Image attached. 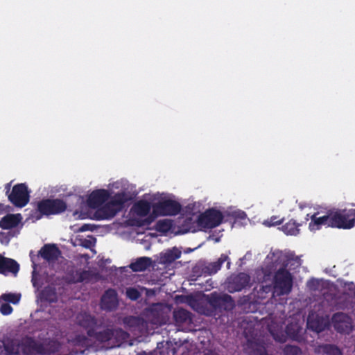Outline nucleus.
<instances>
[{
  "instance_id": "1",
  "label": "nucleus",
  "mask_w": 355,
  "mask_h": 355,
  "mask_svg": "<svg viewBox=\"0 0 355 355\" xmlns=\"http://www.w3.org/2000/svg\"><path fill=\"white\" fill-rule=\"evenodd\" d=\"M273 255L277 256L276 261H281L282 266L275 272L272 278V285H265L262 286L264 292H269L273 290V294L277 296L288 295L293 288V276L287 270L289 259L287 255L282 252L274 253Z\"/></svg>"
},
{
  "instance_id": "2",
  "label": "nucleus",
  "mask_w": 355,
  "mask_h": 355,
  "mask_svg": "<svg viewBox=\"0 0 355 355\" xmlns=\"http://www.w3.org/2000/svg\"><path fill=\"white\" fill-rule=\"evenodd\" d=\"M132 197L125 191L115 193L109 202L102 205L94 213V218L98 220H109L121 211L125 203L132 200Z\"/></svg>"
},
{
  "instance_id": "3",
  "label": "nucleus",
  "mask_w": 355,
  "mask_h": 355,
  "mask_svg": "<svg viewBox=\"0 0 355 355\" xmlns=\"http://www.w3.org/2000/svg\"><path fill=\"white\" fill-rule=\"evenodd\" d=\"M67 209V205L62 199H42L37 203L36 210L40 216H36V218L40 219L42 216L58 215L64 212Z\"/></svg>"
},
{
  "instance_id": "4",
  "label": "nucleus",
  "mask_w": 355,
  "mask_h": 355,
  "mask_svg": "<svg viewBox=\"0 0 355 355\" xmlns=\"http://www.w3.org/2000/svg\"><path fill=\"white\" fill-rule=\"evenodd\" d=\"M205 298L207 303L216 312L229 311L232 310L235 306L232 297L227 293L213 292L206 295Z\"/></svg>"
},
{
  "instance_id": "5",
  "label": "nucleus",
  "mask_w": 355,
  "mask_h": 355,
  "mask_svg": "<svg viewBox=\"0 0 355 355\" xmlns=\"http://www.w3.org/2000/svg\"><path fill=\"white\" fill-rule=\"evenodd\" d=\"M224 214L215 208H209L200 214L197 224L200 229H213L219 226L223 221Z\"/></svg>"
},
{
  "instance_id": "6",
  "label": "nucleus",
  "mask_w": 355,
  "mask_h": 355,
  "mask_svg": "<svg viewBox=\"0 0 355 355\" xmlns=\"http://www.w3.org/2000/svg\"><path fill=\"white\" fill-rule=\"evenodd\" d=\"M331 227L349 230L354 227V220L351 216L350 209H337L330 211Z\"/></svg>"
},
{
  "instance_id": "7",
  "label": "nucleus",
  "mask_w": 355,
  "mask_h": 355,
  "mask_svg": "<svg viewBox=\"0 0 355 355\" xmlns=\"http://www.w3.org/2000/svg\"><path fill=\"white\" fill-rule=\"evenodd\" d=\"M9 201L17 207H25L30 200V194L27 186L24 183L15 184L8 195Z\"/></svg>"
},
{
  "instance_id": "8",
  "label": "nucleus",
  "mask_w": 355,
  "mask_h": 355,
  "mask_svg": "<svg viewBox=\"0 0 355 355\" xmlns=\"http://www.w3.org/2000/svg\"><path fill=\"white\" fill-rule=\"evenodd\" d=\"M182 209V206L178 201L171 199L159 200L153 207V212L157 216H175Z\"/></svg>"
},
{
  "instance_id": "9",
  "label": "nucleus",
  "mask_w": 355,
  "mask_h": 355,
  "mask_svg": "<svg viewBox=\"0 0 355 355\" xmlns=\"http://www.w3.org/2000/svg\"><path fill=\"white\" fill-rule=\"evenodd\" d=\"M250 281V275L245 272L232 275L228 278L227 289L230 293L241 291L249 285Z\"/></svg>"
},
{
  "instance_id": "10",
  "label": "nucleus",
  "mask_w": 355,
  "mask_h": 355,
  "mask_svg": "<svg viewBox=\"0 0 355 355\" xmlns=\"http://www.w3.org/2000/svg\"><path fill=\"white\" fill-rule=\"evenodd\" d=\"M119 305L118 295L113 288H109L105 291L101 298L100 306L101 309L106 311L115 310Z\"/></svg>"
},
{
  "instance_id": "11",
  "label": "nucleus",
  "mask_w": 355,
  "mask_h": 355,
  "mask_svg": "<svg viewBox=\"0 0 355 355\" xmlns=\"http://www.w3.org/2000/svg\"><path fill=\"white\" fill-rule=\"evenodd\" d=\"M110 198L109 191L104 189L94 190L89 196L88 205L92 208H97L103 205Z\"/></svg>"
},
{
  "instance_id": "12",
  "label": "nucleus",
  "mask_w": 355,
  "mask_h": 355,
  "mask_svg": "<svg viewBox=\"0 0 355 355\" xmlns=\"http://www.w3.org/2000/svg\"><path fill=\"white\" fill-rule=\"evenodd\" d=\"M39 254L48 262H54L58 259L61 251L55 244H45L40 250Z\"/></svg>"
},
{
  "instance_id": "13",
  "label": "nucleus",
  "mask_w": 355,
  "mask_h": 355,
  "mask_svg": "<svg viewBox=\"0 0 355 355\" xmlns=\"http://www.w3.org/2000/svg\"><path fill=\"white\" fill-rule=\"evenodd\" d=\"M19 270V264L15 260L0 254V274L6 275L10 272L15 275Z\"/></svg>"
},
{
  "instance_id": "14",
  "label": "nucleus",
  "mask_w": 355,
  "mask_h": 355,
  "mask_svg": "<svg viewBox=\"0 0 355 355\" xmlns=\"http://www.w3.org/2000/svg\"><path fill=\"white\" fill-rule=\"evenodd\" d=\"M331 215L330 211L326 215L318 217L317 214H314L311 216V222L309 224V228L311 231H316L320 230L322 226L331 227Z\"/></svg>"
},
{
  "instance_id": "15",
  "label": "nucleus",
  "mask_w": 355,
  "mask_h": 355,
  "mask_svg": "<svg viewBox=\"0 0 355 355\" xmlns=\"http://www.w3.org/2000/svg\"><path fill=\"white\" fill-rule=\"evenodd\" d=\"M53 351L54 350H50L48 349L47 345L32 339L27 341L24 347V352L25 354H26L28 352H30L41 355H46Z\"/></svg>"
},
{
  "instance_id": "16",
  "label": "nucleus",
  "mask_w": 355,
  "mask_h": 355,
  "mask_svg": "<svg viewBox=\"0 0 355 355\" xmlns=\"http://www.w3.org/2000/svg\"><path fill=\"white\" fill-rule=\"evenodd\" d=\"M22 217L20 214H7L0 220V227L3 230H10L19 225Z\"/></svg>"
},
{
  "instance_id": "17",
  "label": "nucleus",
  "mask_w": 355,
  "mask_h": 355,
  "mask_svg": "<svg viewBox=\"0 0 355 355\" xmlns=\"http://www.w3.org/2000/svg\"><path fill=\"white\" fill-rule=\"evenodd\" d=\"M245 350L248 355H268L262 343L252 340H248Z\"/></svg>"
},
{
  "instance_id": "18",
  "label": "nucleus",
  "mask_w": 355,
  "mask_h": 355,
  "mask_svg": "<svg viewBox=\"0 0 355 355\" xmlns=\"http://www.w3.org/2000/svg\"><path fill=\"white\" fill-rule=\"evenodd\" d=\"M78 318L79 325L87 329V334L89 336H93L92 331L97 324L95 317L85 313L83 314H80Z\"/></svg>"
},
{
  "instance_id": "19",
  "label": "nucleus",
  "mask_w": 355,
  "mask_h": 355,
  "mask_svg": "<svg viewBox=\"0 0 355 355\" xmlns=\"http://www.w3.org/2000/svg\"><path fill=\"white\" fill-rule=\"evenodd\" d=\"M182 254L181 250L177 247L168 249L160 254V263L163 264H171L178 259Z\"/></svg>"
},
{
  "instance_id": "20",
  "label": "nucleus",
  "mask_w": 355,
  "mask_h": 355,
  "mask_svg": "<svg viewBox=\"0 0 355 355\" xmlns=\"http://www.w3.org/2000/svg\"><path fill=\"white\" fill-rule=\"evenodd\" d=\"M315 353L326 355H343L341 349L333 344H322L315 348Z\"/></svg>"
},
{
  "instance_id": "21",
  "label": "nucleus",
  "mask_w": 355,
  "mask_h": 355,
  "mask_svg": "<svg viewBox=\"0 0 355 355\" xmlns=\"http://www.w3.org/2000/svg\"><path fill=\"white\" fill-rule=\"evenodd\" d=\"M227 255L222 254L216 261L209 263L203 269L204 272L209 275L216 274L218 270H220L222 265L225 261L227 260Z\"/></svg>"
},
{
  "instance_id": "22",
  "label": "nucleus",
  "mask_w": 355,
  "mask_h": 355,
  "mask_svg": "<svg viewBox=\"0 0 355 355\" xmlns=\"http://www.w3.org/2000/svg\"><path fill=\"white\" fill-rule=\"evenodd\" d=\"M152 259L150 257H142L130 264V268L134 272H141L150 266Z\"/></svg>"
},
{
  "instance_id": "23",
  "label": "nucleus",
  "mask_w": 355,
  "mask_h": 355,
  "mask_svg": "<svg viewBox=\"0 0 355 355\" xmlns=\"http://www.w3.org/2000/svg\"><path fill=\"white\" fill-rule=\"evenodd\" d=\"M150 203L144 200H139L132 207L134 212L141 217L147 216L150 211Z\"/></svg>"
},
{
  "instance_id": "24",
  "label": "nucleus",
  "mask_w": 355,
  "mask_h": 355,
  "mask_svg": "<svg viewBox=\"0 0 355 355\" xmlns=\"http://www.w3.org/2000/svg\"><path fill=\"white\" fill-rule=\"evenodd\" d=\"M41 299L42 301L49 303L58 302V295L55 288L52 286H46L41 292Z\"/></svg>"
},
{
  "instance_id": "25",
  "label": "nucleus",
  "mask_w": 355,
  "mask_h": 355,
  "mask_svg": "<svg viewBox=\"0 0 355 355\" xmlns=\"http://www.w3.org/2000/svg\"><path fill=\"white\" fill-rule=\"evenodd\" d=\"M302 223H297L296 220L291 219L282 227V231L287 235H297L300 232L299 227Z\"/></svg>"
},
{
  "instance_id": "26",
  "label": "nucleus",
  "mask_w": 355,
  "mask_h": 355,
  "mask_svg": "<svg viewBox=\"0 0 355 355\" xmlns=\"http://www.w3.org/2000/svg\"><path fill=\"white\" fill-rule=\"evenodd\" d=\"M94 337L96 340L101 343H105L113 339V329H105L103 331H97Z\"/></svg>"
},
{
  "instance_id": "27",
  "label": "nucleus",
  "mask_w": 355,
  "mask_h": 355,
  "mask_svg": "<svg viewBox=\"0 0 355 355\" xmlns=\"http://www.w3.org/2000/svg\"><path fill=\"white\" fill-rule=\"evenodd\" d=\"M224 216L225 217L232 219L234 223L242 220H245L247 218L245 212L241 210L227 211L225 212Z\"/></svg>"
},
{
  "instance_id": "28",
  "label": "nucleus",
  "mask_w": 355,
  "mask_h": 355,
  "mask_svg": "<svg viewBox=\"0 0 355 355\" xmlns=\"http://www.w3.org/2000/svg\"><path fill=\"white\" fill-rule=\"evenodd\" d=\"M345 317V315L342 313H338L334 315L333 318L335 320L334 327L339 333H345L348 331V325L341 321H338V318Z\"/></svg>"
},
{
  "instance_id": "29",
  "label": "nucleus",
  "mask_w": 355,
  "mask_h": 355,
  "mask_svg": "<svg viewBox=\"0 0 355 355\" xmlns=\"http://www.w3.org/2000/svg\"><path fill=\"white\" fill-rule=\"evenodd\" d=\"M300 329L295 324H289L286 327V334L294 340L300 341Z\"/></svg>"
},
{
  "instance_id": "30",
  "label": "nucleus",
  "mask_w": 355,
  "mask_h": 355,
  "mask_svg": "<svg viewBox=\"0 0 355 355\" xmlns=\"http://www.w3.org/2000/svg\"><path fill=\"white\" fill-rule=\"evenodd\" d=\"M172 227V221L168 219L159 220L156 223V230L162 233H166Z\"/></svg>"
},
{
  "instance_id": "31",
  "label": "nucleus",
  "mask_w": 355,
  "mask_h": 355,
  "mask_svg": "<svg viewBox=\"0 0 355 355\" xmlns=\"http://www.w3.org/2000/svg\"><path fill=\"white\" fill-rule=\"evenodd\" d=\"M128 334L121 328L113 329V339L119 345V343L126 340L128 338Z\"/></svg>"
},
{
  "instance_id": "32",
  "label": "nucleus",
  "mask_w": 355,
  "mask_h": 355,
  "mask_svg": "<svg viewBox=\"0 0 355 355\" xmlns=\"http://www.w3.org/2000/svg\"><path fill=\"white\" fill-rule=\"evenodd\" d=\"M262 277L259 280L261 283H267L271 281L272 276V267L271 266H266L261 269Z\"/></svg>"
},
{
  "instance_id": "33",
  "label": "nucleus",
  "mask_w": 355,
  "mask_h": 355,
  "mask_svg": "<svg viewBox=\"0 0 355 355\" xmlns=\"http://www.w3.org/2000/svg\"><path fill=\"white\" fill-rule=\"evenodd\" d=\"M1 298L5 302H10L13 304H17L21 298L20 294L17 293H4L1 296Z\"/></svg>"
},
{
  "instance_id": "34",
  "label": "nucleus",
  "mask_w": 355,
  "mask_h": 355,
  "mask_svg": "<svg viewBox=\"0 0 355 355\" xmlns=\"http://www.w3.org/2000/svg\"><path fill=\"white\" fill-rule=\"evenodd\" d=\"M174 317L178 322H185L189 318V312L181 309L174 313Z\"/></svg>"
},
{
  "instance_id": "35",
  "label": "nucleus",
  "mask_w": 355,
  "mask_h": 355,
  "mask_svg": "<svg viewBox=\"0 0 355 355\" xmlns=\"http://www.w3.org/2000/svg\"><path fill=\"white\" fill-rule=\"evenodd\" d=\"M284 355H300L302 353L301 349L297 346L287 345L283 349Z\"/></svg>"
},
{
  "instance_id": "36",
  "label": "nucleus",
  "mask_w": 355,
  "mask_h": 355,
  "mask_svg": "<svg viewBox=\"0 0 355 355\" xmlns=\"http://www.w3.org/2000/svg\"><path fill=\"white\" fill-rule=\"evenodd\" d=\"M126 296L130 300L135 301L140 297L141 293L137 288L131 287L126 289Z\"/></svg>"
},
{
  "instance_id": "37",
  "label": "nucleus",
  "mask_w": 355,
  "mask_h": 355,
  "mask_svg": "<svg viewBox=\"0 0 355 355\" xmlns=\"http://www.w3.org/2000/svg\"><path fill=\"white\" fill-rule=\"evenodd\" d=\"M92 274L89 270H83L78 274L77 279L78 282H83L85 281H89L91 279Z\"/></svg>"
},
{
  "instance_id": "38",
  "label": "nucleus",
  "mask_w": 355,
  "mask_h": 355,
  "mask_svg": "<svg viewBox=\"0 0 355 355\" xmlns=\"http://www.w3.org/2000/svg\"><path fill=\"white\" fill-rule=\"evenodd\" d=\"M284 219H279L278 216H272L269 220L264 222V224L268 227L280 225L283 223Z\"/></svg>"
},
{
  "instance_id": "39",
  "label": "nucleus",
  "mask_w": 355,
  "mask_h": 355,
  "mask_svg": "<svg viewBox=\"0 0 355 355\" xmlns=\"http://www.w3.org/2000/svg\"><path fill=\"white\" fill-rule=\"evenodd\" d=\"M12 311V307L8 303L2 304L0 307V312L4 315L10 314Z\"/></svg>"
},
{
  "instance_id": "40",
  "label": "nucleus",
  "mask_w": 355,
  "mask_h": 355,
  "mask_svg": "<svg viewBox=\"0 0 355 355\" xmlns=\"http://www.w3.org/2000/svg\"><path fill=\"white\" fill-rule=\"evenodd\" d=\"M4 349L7 355H14L17 353L15 345L12 344L8 343L4 345Z\"/></svg>"
},
{
  "instance_id": "41",
  "label": "nucleus",
  "mask_w": 355,
  "mask_h": 355,
  "mask_svg": "<svg viewBox=\"0 0 355 355\" xmlns=\"http://www.w3.org/2000/svg\"><path fill=\"white\" fill-rule=\"evenodd\" d=\"M93 226L90 224H84L80 228V232L93 231Z\"/></svg>"
},
{
  "instance_id": "42",
  "label": "nucleus",
  "mask_w": 355,
  "mask_h": 355,
  "mask_svg": "<svg viewBox=\"0 0 355 355\" xmlns=\"http://www.w3.org/2000/svg\"><path fill=\"white\" fill-rule=\"evenodd\" d=\"M346 286L347 290L351 291L355 297V284L353 282L347 283Z\"/></svg>"
},
{
  "instance_id": "43",
  "label": "nucleus",
  "mask_w": 355,
  "mask_h": 355,
  "mask_svg": "<svg viewBox=\"0 0 355 355\" xmlns=\"http://www.w3.org/2000/svg\"><path fill=\"white\" fill-rule=\"evenodd\" d=\"M350 209V214L351 216L352 217V219L354 220V227L355 226V209Z\"/></svg>"
},
{
  "instance_id": "44",
  "label": "nucleus",
  "mask_w": 355,
  "mask_h": 355,
  "mask_svg": "<svg viewBox=\"0 0 355 355\" xmlns=\"http://www.w3.org/2000/svg\"><path fill=\"white\" fill-rule=\"evenodd\" d=\"M203 355H219V354L214 351L209 350V351L205 352Z\"/></svg>"
},
{
  "instance_id": "45",
  "label": "nucleus",
  "mask_w": 355,
  "mask_h": 355,
  "mask_svg": "<svg viewBox=\"0 0 355 355\" xmlns=\"http://www.w3.org/2000/svg\"><path fill=\"white\" fill-rule=\"evenodd\" d=\"M5 189H6V193L8 194V193L10 192V183L6 184L5 186Z\"/></svg>"
},
{
  "instance_id": "46",
  "label": "nucleus",
  "mask_w": 355,
  "mask_h": 355,
  "mask_svg": "<svg viewBox=\"0 0 355 355\" xmlns=\"http://www.w3.org/2000/svg\"><path fill=\"white\" fill-rule=\"evenodd\" d=\"M312 328H314V329L318 331V332H320L321 331H322V328L317 326L315 327H314L313 326L311 327Z\"/></svg>"
},
{
  "instance_id": "47",
  "label": "nucleus",
  "mask_w": 355,
  "mask_h": 355,
  "mask_svg": "<svg viewBox=\"0 0 355 355\" xmlns=\"http://www.w3.org/2000/svg\"><path fill=\"white\" fill-rule=\"evenodd\" d=\"M309 220V214H307L306 218H305V221L304 223H306L308 220Z\"/></svg>"
},
{
  "instance_id": "48",
  "label": "nucleus",
  "mask_w": 355,
  "mask_h": 355,
  "mask_svg": "<svg viewBox=\"0 0 355 355\" xmlns=\"http://www.w3.org/2000/svg\"><path fill=\"white\" fill-rule=\"evenodd\" d=\"M32 282H33V286H35V281L33 280V279H32Z\"/></svg>"
}]
</instances>
